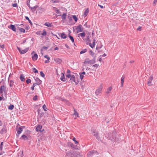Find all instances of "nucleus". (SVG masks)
Masks as SVG:
<instances>
[{
  "label": "nucleus",
  "instance_id": "obj_44",
  "mask_svg": "<svg viewBox=\"0 0 157 157\" xmlns=\"http://www.w3.org/2000/svg\"><path fill=\"white\" fill-rule=\"evenodd\" d=\"M79 75H80V78L81 79V80H82L83 79V77H84V75H82L80 73H79Z\"/></svg>",
  "mask_w": 157,
  "mask_h": 157
},
{
  "label": "nucleus",
  "instance_id": "obj_6",
  "mask_svg": "<svg viewBox=\"0 0 157 157\" xmlns=\"http://www.w3.org/2000/svg\"><path fill=\"white\" fill-rule=\"evenodd\" d=\"M17 48L19 52L21 54H24L27 52L29 50V48H27L25 49L21 50V48L18 47H17Z\"/></svg>",
  "mask_w": 157,
  "mask_h": 157
},
{
  "label": "nucleus",
  "instance_id": "obj_26",
  "mask_svg": "<svg viewBox=\"0 0 157 157\" xmlns=\"http://www.w3.org/2000/svg\"><path fill=\"white\" fill-rule=\"evenodd\" d=\"M62 75L61 76L60 78V79L63 81H65V78L64 74L63 73H62Z\"/></svg>",
  "mask_w": 157,
  "mask_h": 157
},
{
  "label": "nucleus",
  "instance_id": "obj_46",
  "mask_svg": "<svg viewBox=\"0 0 157 157\" xmlns=\"http://www.w3.org/2000/svg\"><path fill=\"white\" fill-rule=\"evenodd\" d=\"M3 142H2L1 145H0V150H2L3 148Z\"/></svg>",
  "mask_w": 157,
  "mask_h": 157
},
{
  "label": "nucleus",
  "instance_id": "obj_7",
  "mask_svg": "<svg viewBox=\"0 0 157 157\" xmlns=\"http://www.w3.org/2000/svg\"><path fill=\"white\" fill-rule=\"evenodd\" d=\"M7 131V129L5 125H3L0 131V133L1 134L6 133Z\"/></svg>",
  "mask_w": 157,
  "mask_h": 157
},
{
  "label": "nucleus",
  "instance_id": "obj_61",
  "mask_svg": "<svg viewBox=\"0 0 157 157\" xmlns=\"http://www.w3.org/2000/svg\"><path fill=\"white\" fill-rule=\"evenodd\" d=\"M90 54L92 56H93V55H94V53H93L92 51H90Z\"/></svg>",
  "mask_w": 157,
  "mask_h": 157
},
{
  "label": "nucleus",
  "instance_id": "obj_10",
  "mask_svg": "<svg viewBox=\"0 0 157 157\" xmlns=\"http://www.w3.org/2000/svg\"><path fill=\"white\" fill-rule=\"evenodd\" d=\"M74 157H82V153L79 151H74Z\"/></svg>",
  "mask_w": 157,
  "mask_h": 157
},
{
  "label": "nucleus",
  "instance_id": "obj_62",
  "mask_svg": "<svg viewBox=\"0 0 157 157\" xmlns=\"http://www.w3.org/2000/svg\"><path fill=\"white\" fill-rule=\"evenodd\" d=\"M49 60H45L44 61V63H49Z\"/></svg>",
  "mask_w": 157,
  "mask_h": 157
},
{
  "label": "nucleus",
  "instance_id": "obj_54",
  "mask_svg": "<svg viewBox=\"0 0 157 157\" xmlns=\"http://www.w3.org/2000/svg\"><path fill=\"white\" fill-rule=\"evenodd\" d=\"M66 76L68 78H70L71 77L72 75L70 74H67Z\"/></svg>",
  "mask_w": 157,
  "mask_h": 157
},
{
  "label": "nucleus",
  "instance_id": "obj_3",
  "mask_svg": "<svg viewBox=\"0 0 157 157\" xmlns=\"http://www.w3.org/2000/svg\"><path fill=\"white\" fill-rule=\"evenodd\" d=\"M95 154L98 155V152L96 151L93 150L90 151L87 154V156L88 157H90L92 156Z\"/></svg>",
  "mask_w": 157,
  "mask_h": 157
},
{
  "label": "nucleus",
  "instance_id": "obj_35",
  "mask_svg": "<svg viewBox=\"0 0 157 157\" xmlns=\"http://www.w3.org/2000/svg\"><path fill=\"white\" fill-rule=\"evenodd\" d=\"M44 25L48 27L51 26V24L49 22H45L44 24Z\"/></svg>",
  "mask_w": 157,
  "mask_h": 157
},
{
  "label": "nucleus",
  "instance_id": "obj_32",
  "mask_svg": "<svg viewBox=\"0 0 157 157\" xmlns=\"http://www.w3.org/2000/svg\"><path fill=\"white\" fill-rule=\"evenodd\" d=\"M67 17V13H63L62 15V18L63 19H65Z\"/></svg>",
  "mask_w": 157,
  "mask_h": 157
},
{
  "label": "nucleus",
  "instance_id": "obj_48",
  "mask_svg": "<svg viewBox=\"0 0 157 157\" xmlns=\"http://www.w3.org/2000/svg\"><path fill=\"white\" fill-rule=\"evenodd\" d=\"M40 75L43 77H44L45 76L44 74L43 73L42 71H40Z\"/></svg>",
  "mask_w": 157,
  "mask_h": 157
},
{
  "label": "nucleus",
  "instance_id": "obj_9",
  "mask_svg": "<svg viewBox=\"0 0 157 157\" xmlns=\"http://www.w3.org/2000/svg\"><path fill=\"white\" fill-rule=\"evenodd\" d=\"M74 151H70L66 152V155L68 157H74Z\"/></svg>",
  "mask_w": 157,
  "mask_h": 157
},
{
  "label": "nucleus",
  "instance_id": "obj_51",
  "mask_svg": "<svg viewBox=\"0 0 157 157\" xmlns=\"http://www.w3.org/2000/svg\"><path fill=\"white\" fill-rule=\"evenodd\" d=\"M73 140L74 141L75 144H77L78 143V142L76 140L75 138H74Z\"/></svg>",
  "mask_w": 157,
  "mask_h": 157
},
{
  "label": "nucleus",
  "instance_id": "obj_5",
  "mask_svg": "<svg viewBox=\"0 0 157 157\" xmlns=\"http://www.w3.org/2000/svg\"><path fill=\"white\" fill-rule=\"evenodd\" d=\"M103 88L102 84H101L98 88L95 91V93L97 95H98L101 92Z\"/></svg>",
  "mask_w": 157,
  "mask_h": 157
},
{
  "label": "nucleus",
  "instance_id": "obj_8",
  "mask_svg": "<svg viewBox=\"0 0 157 157\" xmlns=\"http://www.w3.org/2000/svg\"><path fill=\"white\" fill-rule=\"evenodd\" d=\"M76 30L77 33H78L83 31V28H82V25H78L76 28Z\"/></svg>",
  "mask_w": 157,
  "mask_h": 157
},
{
  "label": "nucleus",
  "instance_id": "obj_63",
  "mask_svg": "<svg viewBox=\"0 0 157 157\" xmlns=\"http://www.w3.org/2000/svg\"><path fill=\"white\" fill-rule=\"evenodd\" d=\"M106 56V55L105 54H104L102 55H101L100 56V57H105V56Z\"/></svg>",
  "mask_w": 157,
  "mask_h": 157
},
{
  "label": "nucleus",
  "instance_id": "obj_12",
  "mask_svg": "<svg viewBox=\"0 0 157 157\" xmlns=\"http://www.w3.org/2000/svg\"><path fill=\"white\" fill-rule=\"evenodd\" d=\"M153 79V77L152 76H151L149 77V78L148 80L147 81V85L149 86H151L152 85L151 84V82Z\"/></svg>",
  "mask_w": 157,
  "mask_h": 157
},
{
  "label": "nucleus",
  "instance_id": "obj_15",
  "mask_svg": "<svg viewBox=\"0 0 157 157\" xmlns=\"http://www.w3.org/2000/svg\"><path fill=\"white\" fill-rule=\"evenodd\" d=\"M54 60L58 64H60L62 62V59L59 58L54 59Z\"/></svg>",
  "mask_w": 157,
  "mask_h": 157
},
{
  "label": "nucleus",
  "instance_id": "obj_13",
  "mask_svg": "<svg viewBox=\"0 0 157 157\" xmlns=\"http://www.w3.org/2000/svg\"><path fill=\"white\" fill-rule=\"evenodd\" d=\"M6 89V87L4 86V85H3L1 86L0 87V93L2 94L3 93V91H4L5 93Z\"/></svg>",
  "mask_w": 157,
  "mask_h": 157
},
{
  "label": "nucleus",
  "instance_id": "obj_47",
  "mask_svg": "<svg viewBox=\"0 0 157 157\" xmlns=\"http://www.w3.org/2000/svg\"><path fill=\"white\" fill-rule=\"evenodd\" d=\"M26 82L27 84H29L31 82V80L30 79L28 78L26 80Z\"/></svg>",
  "mask_w": 157,
  "mask_h": 157
},
{
  "label": "nucleus",
  "instance_id": "obj_58",
  "mask_svg": "<svg viewBox=\"0 0 157 157\" xmlns=\"http://www.w3.org/2000/svg\"><path fill=\"white\" fill-rule=\"evenodd\" d=\"M17 6V4L16 3H14L12 4V6L13 7H16Z\"/></svg>",
  "mask_w": 157,
  "mask_h": 157
},
{
  "label": "nucleus",
  "instance_id": "obj_31",
  "mask_svg": "<svg viewBox=\"0 0 157 157\" xmlns=\"http://www.w3.org/2000/svg\"><path fill=\"white\" fill-rule=\"evenodd\" d=\"M18 156L19 157H22L23 156V151H20V152L18 154Z\"/></svg>",
  "mask_w": 157,
  "mask_h": 157
},
{
  "label": "nucleus",
  "instance_id": "obj_59",
  "mask_svg": "<svg viewBox=\"0 0 157 157\" xmlns=\"http://www.w3.org/2000/svg\"><path fill=\"white\" fill-rule=\"evenodd\" d=\"M90 40V38H89V36H86V40H87V41H89V40Z\"/></svg>",
  "mask_w": 157,
  "mask_h": 157
},
{
  "label": "nucleus",
  "instance_id": "obj_37",
  "mask_svg": "<svg viewBox=\"0 0 157 157\" xmlns=\"http://www.w3.org/2000/svg\"><path fill=\"white\" fill-rule=\"evenodd\" d=\"M74 109V114L75 115H76L77 116V117H78V114L77 112Z\"/></svg>",
  "mask_w": 157,
  "mask_h": 157
},
{
  "label": "nucleus",
  "instance_id": "obj_24",
  "mask_svg": "<svg viewBox=\"0 0 157 157\" xmlns=\"http://www.w3.org/2000/svg\"><path fill=\"white\" fill-rule=\"evenodd\" d=\"M86 36L85 33L84 32L80 33L78 34V37H79L80 36H81L82 38H83Z\"/></svg>",
  "mask_w": 157,
  "mask_h": 157
},
{
  "label": "nucleus",
  "instance_id": "obj_38",
  "mask_svg": "<svg viewBox=\"0 0 157 157\" xmlns=\"http://www.w3.org/2000/svg\"><path fill=\"white\" fill-rule=\"evenodd\" d=\"M14 108V106L13 105H11L8 107V109L10 110H12Z\"/></svg>",
  "mask_w": 157,
  "mask_h": 157
},
{
  "label": "nucleus",
  "instance_id": "obj_30",
  "mask_svg": "<svg viewBox=\"0 0 157 157\" xmlns=\"http://www.w3.org/2000/svg\"><path fill=\"white\" fill-rule=\"evenodd\" d=\"M95 39H94V42L93 43V44H91L90 43L89 44V45H90V46L91 48H94V47L95 46Z\"/></svg>",
  "mask_w": 157,
  "mask_h": 157
},
{
  "label": "nucleus",
  "instance_id": "obj_39",
  "mask_svg": "<svg viewBox=\"0 0 157 157\" xmlns=\"http://www.w3.org/2000/svg\"><path fill=\"white\" fill-rule=\"evenodd\" d=\"M125 77L124 75H123L121 78V83H124V79Z\"/></svg>",
  "mask_w": 157,
  "mask_h": 157
},
{
  "label": "nucleus",
  "instance_id": "obj_28",
  "mask_svg": "<svg viewBox=\"0 0 157 157\" xmlns=\"http://www.w3.org/2000/svg\"><path fill=\"white\" fill-rule=\"evenodd\" d=\"M20 78L22 81H24L25 80V77L23 74L21 75L20 76Z\"/></svg>",
  "mask_w": 157,
  "mask_h": 157
},
{
  "label": "nucleus",
  "instance_id": "obj_23",
  "mask_svg": "<svg viewBox=\"0 0 157 157\" xmlns=\"http://www.w3.org/2000/svg\"><path fill=\"white\" fill-rule=\"evenodd\" d=\"M103 46L102 45H101V46H98L97 45L96 48V49L98 51V52H101V51L100 50V49L101 48V47Z\"/></svg>",
  "mask_w": 157,
  "mask_h": 157
},
{
  "label": "nucleus",
  "instance_id": "obj_29",
  "mask_svg": "<svg viewBox=\"0 0 157 157\" xmlns=\"http://www.w3.org/2000/svg\"><path fill=\"white\" fill-rule=\"evenodd\" d=\"M70 80L74 82H75V78L74 75H72L70 78Z\"/></svg>",
  "mask_w": 157,
  "mask_h": 157
},
{
  "label": "nucleus",
  "instance_id": "obj_52",
  "mask_svg": "<svg viewBox=\"0 0 157 157\" xmlns=\"http://www.w3.org/2000/svg\"><path fill=\"white\" fill-rule=\"evenodd\" d=\"M37 98V95L35 96L33 98V99L34 101H36Z\"/></svg>",
  "mask_w": 157,
  "mask_h": 157
},
{
  "label": "nucleus",
  "instance_id": "obj_18",
  "mask_svg": "<svg viewBox=\"0 0 157 157\" xmlns=\"http://www.w3.org/2000/svg\"><path fill=\"white\" fill-rule=\"evenodd\" d=\"M22 128L21 127H19L17 130V135H19L22 132Z\"/></svg>",
  "mask_w": 157,
  "mask_h": 157
},
{
  "label": "nucleus",
  "instance_id": "obj_21",
  "mask_svg": "<svg viewBox=\"0 0 157 157\" xmlns=\"http://www.w3.org/2000/svg\"><path fill=\"white\" fill-rule=\"evenodd\" d=\"M60 36L63 39H66L67 38V36L64 33H60Z\"/></svg>",
  "mask_w": 157,
  "mask_h": 157
},
{
  "label": "nucleus",
  "instance_id": "obj_11",
  "mask_svg": "<svg viewBox=\"0 0 157 157\" xmlns=\"http://www.w3.org/2000/svg\"><path fill=\"white\" fill-rule=\"evenodd\" d=\"M42 127L41 125H38L36 127V131L37 132H42L44 130V129H43L42 130Z\"/></svg>",
  "mask_w": 157,
  "mask_h": 157
},
{
  "label": "nucleus",
  "instance_id": "obj_1",
  "mask_svg": "<svg viewBox=\"0 0 157 157\" xmlns=\"http://www.w3.org/2000/svg\"><path fill=\"white\" fill-rule=\"evenodd\" d=\"M105 136L108 139L112 141H115L116 138V133H108L106 134Z\"/></svg>",
  "mask_w": 157,
  "mask_h": 157
},
{
  "label": "nucleus",
  "instance_id": "obj_22",
  "mask_svg": "<svg viewBox=\"0 0 157 157\" xmlns=\"http://www.w3.org/2000/svg\"><path fill=\"white\" fill-rule=\"evenodd\" d=\"M89 10L88 8L86 9L83 14V16L84 17H86L88 13Z\"/></svg>",
  "mask_w": 157,
  "mask_h": 157
},
{
  "label": "nucleus",
  "instance_id": "obj_45",
  "mask_svg": "<svg viewBox=\"0 0 157 157\" xmlns=\"http://www.w3.org/2000/svg\"><path fill=\"white\" fill-rule=\"evenodd\" d=\"M32 69L33 71L35 73H38V71L35 67H33Z\"/></svg>",
  "mask_w": 157,
  "mask_h": 157
},
{
  "label": "nucleus",
  "instance_id": "obj_57",
  "mask_svg": "<svg viewBox=\"0 0 157 157\" xmlns=\"http://www.w3.org/2000/svg\"><path fill=\"white\" fill-rule=\"evenodd\" d=\"M48 48V47H46V46H43L42 47V49H44V50H46V49H47Z\"/></svg>",
  "mask_w": 157,
  "mask_h": 157
},
{
  "label": "nucleus",
  "instance_id": "obj_40",
  "mask_svg": "<svg viewBox=\"0 0 157 157\" xmlns=\"http://www.w3.org/2000/svg\"><path fill=\"white\" fill-rule=\"evenodd\" d=\"M86 51H87V50L86 49H85L82 50V51H81L80 52V54H81L84 53H85Z\"/></svg>",
  "mask_w": 157,
  "mask_h": 157
},
{
  "label": "nucleus",
  "instance_id": "obj_41",
  "mask_svg": "<svg viewBox=\"0 0 157 157\" xmlns=\"http://www.w3.org/2000/svg\"><path fill=\"white\" fill-rule=\"evenodd\" d=\"M69 37L70 39L71 40L72 43H74V40L73 37L69 35Z\"/></svg>",
  "mask_w": 157,
  "mask_h": 157
},
{
  "label": "nucleus",
  "instance_id": "obj_56",
  "mask_svg": "<svg viewBox=\"0 0 157 157\" xmlns=\"http://www.w3.org/2000/svg\"><path fill=\"white\" fill-rule=\"evenodd\" d=\"M0 47L2 48H4L5 47V45L4 44L0 45Z\"/></svg>",
  "mask_w": 157,
  "mask_h": 157
},
{
  "label": "nucleus",
  "instance_id": "obj_27",
  "mask_svg": "<svg viewBox=\"0 0 157 157\" xmlns=\"http://www.w3.org/2000/svg\"><path fill=\"white\" fill-rule=\"evenodd\" d=\"M21 138L24 140H28V137L25 135H23L21 136Z\"/></svg>",
  "mask_w": 157,
  "mask_h": 157
},
{
  "label": "nucleus",
  "instance_id": "obj_34",
  "mask_svg": "<svg viewBox=\"0 0 157 157\" xmlns=\"http://www.w3.org/2000/svg\"><path fill=\"white\" fill-rule=\"evenodd\" d=\"M25 18L26 20L28 21L30 23V25H32L33 24L32 23V21H30V20L29 19V18L28 17L26 16L25 17Z\"/></svg>",
  "mask_w": 157,
  "mask_h": 157
},
{
  "label": "nucleus",
  "instance_id": "obj_17",
  "mask_svg": "<svg viewBox=\"0 0 157 157\" xmlns=\"http://www.w3.org/2000/svg\"><path fill=\"white\" fill-rule=\"evenodd\" d=\"M38 58V55L36 53L34 54L33 56H32V59L34 61H35Z\"/></svg>",
  "mask_w": 157,
  "mask_h": 157
},
{
  "label": "nucleus",
  "instance_id": "obj_16",
  "mask_svg": "<svg viewBox=\"0 0 157 157\" xmlns=\"http://www.w3.org/2000/svg\"><path fill=\"white\" fill-rule=\"evenodd\" d=\"M35 79L36 83H37V85H39L41 84L42 81L38 78L36 77L35 78Z\"/></svg>",
  "mask_w": 157,
  "mask_h": 157
},
{
  "label": "nucleus",
  "instance_id": "obj_64",
  "mask_svg": "<svg viewBox=\"0 0 157 157\" xmlns=\"http://www.w3.org/2000/svg\"><path fill=\"white\" fill-rule=\"evenodd\" d=\"M55 11H56V13H59V12H60L59 10L58 9H57Z\"/></svg>",
  "mask_w": 157,
  "mask_h": 157
},
{
  "label": "nucleus",
  "instance_id": "obj_14",
  "mask_svg": "<svg viewBox=\"0 0 157 157\" xmlns=\"http://www.w3.org/2000/svg\"><path fill=\"white\" fill-rule=\"evenodd\" d=\"M8 28L14 32L16 31V29L14 25L11 24L10 26H8Z\"/></svg>",
  "mask_w": 157,
  "mask_h": 157
},
{
  "label": "nucleus",
  "instance_id": "obj_33",
  "mask_svg": "<svg viewBox=\"0 0 157 157\" xmlns=\"http://www.w3.org/2000/svg\"><path fill=\"white\" fill-rule=\"evenodd\" d=\"M10 87H12L14 85V82L12 80H10Z\"/></svg>",
  "mask_w": 157,
  "mask_h": 157
},
{
  "label": "nucleus",
  "instance_id": "obj_2",
  "mask_svg": "<svg viewBox=\"0 0 157 157\" xmlns=\"http://www.w3.org/2000/svg\"><path fill=\"white\" fill-rule=\"evenodd\" d=\"M95 58L91 60H89L88 59H86L84 62V64L89 63L90 64H92L95 63Z\"/></svg>",
  "mask_w": 157,
  "mask_h": 157
},
{
  "label": "nucleus",
  "instance_id": "obj_20",
  "mask_svg": "<svg viewBox=\"0 0 157 157\" xmlns=\"http://www.w3.org/2000/svg\"><path fill=\"white\" fill-rule=\"evenodd\" d=\"M112 87L111 86L109 87L107 89L106 91V93L107 94H109L110 93L111 90H112Z\"/></svg>",
  "mask_w": 157,
  "mask_h": 157
},
{
  "label": "nucleus",
  "instance_id": "obj_25",
  "mask_svg": "<svg viewBox=\"0 0 157 157\" xmlns=\"http://www.w3.org/2000/svg\"><path fill=\"white\" fill-rule=\"evenodd\" d=\"M38 7L37 6H36L33 7H30L29 8L31 9L32 11L33 12H34L36 8Z\"/></svg>",
  "mask_w": 157,
  "mask_h": 157
},
{
  "label": "nucleus",
  "instance_id": "obj_36",
  "mask_svg": "<svg viewBox=\"0 0 157 157\" xmlns=\"http://www.w3.org/2000/svg\"><path fill=\"white\" fill-rule=\"evenodd\" d=\"M73 19L75 20V22H77L78 20V18L75 15H73L72 16Z\"/></svg>",
  "mask_w": 157,
  "mask_h": 157
},
{
  "label": "nucleus",
  "instance_id": "obj_49",
  "mask_svg": "<svg viewBox=\"0 0 157 157\" xmlns=\"http://www.w3.org/2000/svg\"><path fill=\"white\" fill-rule=\"evenodd\" d=\"M30 0H28L27 2V5L29 8H30Z\"/></svg>",
  "mask_w": 157,
  "mask_h": 157
},
{
  "label": "nucleus",
  "instance_id": "obj_42",
  "mask_svg": "<svg viewBox=\"0 0 157 157\" xmlns=\"http://www.w3.org/2000/svg\"><path fill=\"white\" fill-rule=\"evenodd\" d=\"M19 31H20V32H23V33H25V29H24L23 28H20L19 29Z\"/></svg>",
  "mask_w": 157,
  "mask_h": 157
},
{
  "label": "nucleus",
  "instance_id": "obj_19",
  "mask_svg": "<svg viewBox=\"0 0 157 157\" xmlns=\"http://www.w3.org/2000/svg\"><path fill=\"white\" fill-rule=\"evenodd\" d=\"M39 13H42L45 11V9L41 7H39L37 10Z\"/></svg>",
  "mask_w": 157,
  "mask_h": 157
},
{
  "label": "nucleus",
  "instance_id": "obj_50",
  "mask_svg": "<svg viewBox=\"0 0 157 157\" xmlns=\"http://www.w3.org/2000/svg\"><path fill=\"white\" fill-rule=\"evenodd\" d=\"M46 32L45 30H43V32L41 33V34L43 36H45L46 35Z\"/></svg>",
  "mask_w": 157,
  "mask_h": 157
},
{
  "label": "nucleus",
  "instance_id": "obj_60",
  "mask_svg": "<svg viewBox=\"0 0 157 157\" xmlns=\"http://www.w3.org/2000/svg\"><path fill=\"white\" fill-rule=\"evenodd\" d=\"M98 66H99V65L98 64H96L94 65L93 66V67H98Z\"/></svg>",
  "mask_w": 157,
  "mask_h": 157
},
{
  "label": "nucleus",
  "instance_id": "obj_55",
  "mask_svg": "<svg viewBox=\"0 0 157 157\" xmlns=\"http://www.w3.org/2000/svg\"><path fill=\"white\" fill-rule=\"evenodd\" d=\"M44 57L47 59L48 60H49L50 59V57L48 55H45L44 56Z\"/></svg>",
  "mask_w": 157,
  "mask_h": 157
},
{
  "label": "nucleus",
  "instance_id": "obj_4",
  "mask_svg": "<svg viewBox=\"0 0 157 157\" xmlns=\"http://www.w3.org/2000/svg\"><path fill=\"white\" fill-rule=\"evenodd\" d=\"M92 134L95 136L98 140H100V137L98 135V132L95 130L93 129L92 130Z\"/></svg>",
  "mask_w": 157,
  "mask_h": 157
},
{
  "label": "nucleus",
  "instance_id": "obj_53",
  "mask_svg": "<svg viewBox=\"0 0 157 157\" xmlns=\"http://www.w3.org/2000/svg\"><path fill=\"white\" fill-rule=\"evenodd\" d=\"M66 103L67 105L69 106H70L71 105V104L67 100L66 101Z\"/></svg>",
  "mask_w": 157,
  "mask_h": 157
},
{
  "label": "nucleus",
  "instance_id": "obj_43",
  "mask_svg": "<svg viewBox=\"0 0 157 157\" xmlns=\"http://www.w3.org/2000/svg\"><path fill=\"white\" fill-rule=\"evenodd\" d=\"M42 107L45 111H46L47 110V108L45 104L43 105Z\"/></svg>",
  "mask_w": 157,
  "mask_h": 157
}]
</instances>
